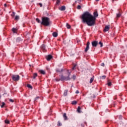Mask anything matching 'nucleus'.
Wrapping results in <instances>:
<instances>
[{
  "label": "nucleus",
  "mask_w": 127,
  "mask_h": 127,
  "mask_svg": "<svg viewBox=\"0 0 127 127\" xmlns=\"http://www.w3.org/2000/svg\"><path fill=\"white\" fill-rule=\"evenodd\" d=\"M97 16H99V14L97 11L94 12L93 15L89 12H85L82 15V22L86 23L88 26H94L96 24Z\"/></svg>",
  "instance_id": "obj_1"
},
{
  "label": "nucleus",
  "mask_w": 127,
  "mask_h": 127,
  "mask_svg": "<svg viewBox=\"0 0 127 127\" xmlns=\"http://www.w3.org/2000/svg\"><path fill=\"white\" fill-rule=\"evenodd\" d=\"M68 76H64L63 75H62L61 76V79L56 78V81L57 82H59V81H70L71 78H70V75H71V73H72V70H70L69 69L67 70Z\"/></svg>",
  "instance_id": "obj_2"
},
{
  "label": "nucleus",
  "mask_w": 127,
  "mask_h": 127,
  "mask_svg": "<svg viewBox=\"0 0 127 127\" xmlns=\"http://www.w3.org/2000/svg\"><path fill=\"white\" fill-rule=\"evenodd\" d=\"M41 24H42V25H44V26H49V25L51 24L50 18L48 17H42Z\"/></svg>",
  "instance_id": "obj_3"
},
{
  "label": "nucleus",
  "mask_w": 127,
  "mask_h": 127,
  "mask_svg": "<svg viewBox=\"0 0 127 127\" xmlns=\"http://www.w3.org/2000/svg\"><path fill=\"white\" fill-rule=\"evenodd\" d=\"M11 78L13 81L15 82H17L19 81V79H20V77L18 75H12L11 76Z\"/></svg>",
  "instance_id": "obj_4"
},
{
  "label": "nucleus",
  "mask_w": 127,
  "mask_h": 127,
  "mask_svg": "<svg viewBox=\"0 0 127 127\" xmlns=\"http://www.w3.org/2000/svg\"><path fill=\"white\" fill-rule=\"evenodd\" d=\"M91 44L92 45V47H97L99 44V42L98 41H93L91 42Z\"/></svg>",
  "instance_id": "obj_5"
},
{
  "label": "nucleus",
  "mask_w": 127,
  "mask_h": 127,
  "mask_svg": "<svg viewBox=\"0 0 127 127\" xmlns=\"http://www.w3.org/2000/svg\"><path fill=\"white\" fill-rule=\"evenodd\" d=\"M90 49V42H87L86 44V47L85 49V52H88V50Z\"/></svg>",
  "instance_id": "obj_6"
},
{
  "label": "nucleus",
  "mask_w": 127,
  "mask_h": 127,
  "mask_svg": "<svg viewBox=\"0 0 127 127\" xmlns=\"http://www.w3.org/2000/svg\"><path fill=\"white\" fill-rule=\"evenodd\" d=\"M23 40L22 39H21V38L20 37H18L16 39V42L17 43H20V42H21Z\"/></svg>",
  "instance_id": "obj_7"
},
{
  "label": "nucleus",
  "mask_w": 127,
  "mask_h": 127,
  "mask_svg": "<svg viewBox=\"0 0 127 127\" xmlns=\"http://www.w3.org/2000/svg\"><path fill=\"white\" fill-rule=\"evenodd\" d=\"M52 58H53V57L51 55H49L47 57H46V59L47 61H50V60H51Z\"/></svg>",
  "instance_id": "obj_8"
},
{
  "label": "nucleus",
  "mask_w": 127,
  "mask_h": 127,
  "mask_svg": "<svg viewBox=\"0 0 127 127\" xmlns=\"http://www.w3.org/2000/svg\"><path fill=\"white\" fill-rule=\"evenodd\" d=\"M110 29V26H106L104 28V31L106 32V31H109Z\"/></svg>",
  "instance_id": "obj_9"
},
{
  "label": "nucleus",
  "mask_w": 127,
  "mask_h": 127,
  "mask_svg": "<svg viewBox=\"0 0 127 127\" xmlns=\"http://www.w3.org/2000/svg\"><path fill=\"white\" fill-rule=\"evenodd\" d=\"M65 9H66V7L64 5H63L60 8V10L62 11H64Z\"/></svg>",
  "instance_id": "obj_10"
},
{
  "label": "nucleus",
  "mask_w": 127,
  "mask_h": 127,
  "mask_svg": "<svg viewBox=\"0 0 127 127\" xmlns=\"http://www.w3.org/2000/svg\"><path fill=\"white\" fill-rule=\"evenodd\" d=\"M63 118L64 119V121H67V120H68V117H67L66 113L64 114Z\"/></svg>",
  "instance_id": "obj_11"
},
{
  "label": "nucleus",
  "mask_w": 127,
  "mask_h": 127,
  "mask_svg": "<svg viewBox=\"0 0 127 127\" xmlns=\"http://www.w3.org/2000/svg\"><path fill=\"white\" fill-rule=\"evenodd\" d=\"M52 34L54 37H57L58 36V33L56 32H53Z\"/></svg>",
  "instance_id": "obj_12"
},
{
  "label": "nucleus",
  "mask_w": 127,
  "mask_h": 127,
  "mask_svg": "<svg viewBox=\"0 0 127 127\" xmlns=\"http://www.w3.org/2000/svg\"><path fill=\"white\" fill-rule=\"evenodd\" d=\"M67 95H68V90H64V96L66 97V96H67Z\"/></svg>",
  "instance_id": "obj_13"
},
{
  "label": "nucleus",
  "mask_w": 127,
  "mask_h": 127,
  "mask_svg": "<svg viewBox=\"0 0 127 127\" xmlns=\"http://www.w3.org/2000/svg\"><path fill=\"white\" fill-rule=\"evenodd\" d=\"M56 72L57 73H61V72H63V69H62L61 70L57 68L56 69Z\"/></svg>",
  "instance_id": "obj_14"
},
{
  "label": "nucleus",
  "mask_w": 127,
  "mask_h": 127,
  "mask_svg": "<svg viewBox=\"0 0 127 127\" xmlns=\"http://www.w3.org/2000/svg\"><path fill=\"white\" fill-rule=\"evenodd\" d=\"M117 15V18H119V17H121V16H122V14L121 13V12H119V13H117L116 14Z\"/></svg>",
  "instance_id": "obj_15"
},
{
  "label": "nucleus",
  "mask_w": 127,
  "mask_h": 127,
  "mask_svg": "<svg viewBox=\"0 0 127 127\" xmlns=\"http://www.w3.org/2000/svg\"><path fill=\"white\" fill-rule=\"evenodd\" d=\"M39 72L41 73V74H42L43 75H45V71L43 70H39Z\"/></svg>",
  "instance_id": "obj_16"
},
{
  "label": "nucleus",
  "mask_w": 127,
  "mask_h": 127,
  "mask_svg": "<svg viewBox=\"0 0 127 127\" xmlns=\"http://www.w3.org/2000/svg\"><path fill=\"white\" fill-rule=\"evenodd\" d=\"M42 49H43V51H46V47H45V44H43L42 45Z\"/></svg>",
  "instance_id": "obj_17"
},
{
  "label": "nucleus",
  "mask_w": 127,
  "mask_h": 127,
  "mask_svg": "<svg viewBox=\"0 0 127 127\" xmlns=\"http://www.w3.org/2000/svg\"><path fill=\"white\" fill-rule=\"evenodd\" d=\"M37 76V73H34L33 74V79H35V78H36Z\"/></svg>",
  "instance_id": "obj_18"
},
{
  "label": "nucleus",
  "mask_w": 127,
  "mask_h": 127,
  "mask_svg": "<svg viewBox=\"0 0 127 127\" xmlns=\"http://www.w3.org/2000/svg\"><path fill=\"white\" fill-rule=\"evenodd\" d=\"M77 113H81V107L80 106L78 107L77 110Z\"/></svg>",
  "instance_id": "obj_19"
},
{
  "label": "nucleus",
  "mask_w": 127,
  "mask_h": 127,
  "mask_svg": "<svg viewBox=\"0 0 127 127\" xmlns=\"http://www.w3.org/2000/svg\"><path fill=\"white\" fill-rule=\"evenodd\" d=\"M27 87L28 88H29V89H32V86H31V85H30V84H27Z\"/></svg>",
  "instance_id": "obj_20"
},
{
  "label": "nucleus",
  "mask_w": 127,
  "mask_h": 127,
  "mask_svg": "<svg viewBox=\"0 0 127 127\" xmlns=\"http://www.w3.org/2000/svg\"><path fill=\"white\" fill-rule=\"evenodd\" d=\"M98 44H99V45H100L101 48L103 47V43L102 42H99L98 43Z\"/></svg>",
  "instance_id": "obj_21"
},
{
  "label": "nucleus",
  "mask_w": 127,
  "mask_h": 127,
  "mask_svg": "<svg viewBox=\"0 0 127 127\" xmlns=\"http://www.w3.org/2000/svg\"><path fill=\"white\" fill-rule=\"evenodd\" d=\"M77 102L76 101H73L72 102H71V104L72 105H77Z\"/></svg>",
  "instance_id": "obj_22"
},
{
  "label": "nucleus",
  "mask_w": 127,
  "mask_h": 127,
  "mask_svg": "<svg viewBox=\"0 0 127 127\" xmlns=\"http://www.w3.org/2000/svg\"><path fill=\"white\" fill-rule=\"evenodd\" d=\"M106 75H103V76H100V79H105V78H106Z\"/></svg>",
  "instance_id": "obj_23"
},
{
  "label": "nucleus",
  "mask_w": 127,
  "mask_h": 127,
  "mask_svg": "<svg viewBox=\"0 0 127 127\" xmlns=\"http://www.w3.org/2000/svg\"><path fill=\"white\" fill-rule=\"evenodd\" d=\"M36 21H37V22H38V23H41V21H40V20H39V18H36Z\"/></svg>",
  "instance_id": "obj_24"
},
{
  "label": "nucleus",
  "mask_w": 127,
  "mask_h": 127,
  "mask_svg": "<svg viewBox=\"0 0 127 127\" xmlns=\"http://www.w3.org/2000/svg\"><path fill=\"white\" fill-rule=\"evenodd\" d=\"M15 20H18V19H19V16L16 15V16L15 17Z\"/></svg>",
  "instance_id": "obj_25"
},
{
  "label": "nucleus",
  "mask_w": 127,
  "mask_h": 127,
  "mask_svg": "<svg viewBox=\"0 0 127 127\" xmlns=\"http://www.w3.org/2000/svg\"><path fill=\"white\" fill-rule=\"evenodd\" d=\"M66 27L67 28H68V29L71 28V26H70V25H69V24L66 23Z\"/></svg>",
  "instance_id": "obj_26"
},
{
  "label": "nucleus",
  "mask_w": 127,
  "mask_h": 127,
  "mask_svg": "<svg viewBox=\"0 0 127 127\" xmlns=\"http://www.w3.org/2000/svg\"><path fill=\"white\" fill-rule=\"evenodd\" d=\"M61 126H62V124H61L60 121H58V127H61Z\"/></svg>",
  "instance_id": "obj_27"
},
{
  "label": "nucleus",
  "mask_w": 127,
  "mask_h": 127,
  "mask_svg": "<svg viewBox=\"0 0 127 127\" xmlns=\"http://www.w3.org/2000/svg\"><path fill=\"white\" fill-rule=\"evenodd\" d=\"M77 1H75V3H77V2H78V3H80V2L81 1H82L83 0H76Z\"/></svg>",
  "instance_id": "obj_28"
},
{
  "label": "nucleus",
  "mask_w": 127,
  "mask_h": 127,
  "mask_svg": "<svg viewBox=\"0 0 127 127\" xmlns=\"http://www.w3.org/2000/svg\"><path fill=\"white\" fill-rule=\"evenodd\" d=\"M93 81H94V78H91L90 79V81H89V82L90 83V84H92V83H93Z\"/></svg>",
  "instance_id": "obj_29"
},
{
  "label": "nucleus",
  "mask_w": 127,
  "mask_h": 127,
  "mask_svg": "<svg viewBox=\"0 0 127 127\" xmlns=\"http://www.w3.org/2000/svg\"><path fill=\"white\" fill-rule=\"evenodd\" d=\"M12 31H13V32H14V33H15V32H16V29L13 28Z\"/></svg>",
  "instance_id": "obj_30"
},
{
  "label": "nucleus",
  "mask_w": 127,
  "mask_h": 127,
  "mask_svg": "<svg viewBox=\"0 0 127 127\" xmlns=\"http://www.w3.org/2000/svg\"><path fill=\"white\" fill-rule=\"evenodd\" d=\"M5 105V103H4V102H2V105H1V108H3V107H4V105Z\"/></svg>",
  "instance_id": "obj_31"
},
{
  "label": "nucleus",
  "mask_w": 127,
  "mask_h": 127,
  "mask_svg": "<svg viewBox=\"0 0 127 127\" xmlns=\"http://www.w3.org/2000/svg\"><path fill=\"white\" fill-rule=\"evenodd\" d=\"M5 124H9V121L7 120H5Z\"/></svg>",
  "instance_id": "obj_32"
},
{
  "label": "nucleus",
  "mask_w": 127,
  "mask_h": 127,
  "mask_svg": "<svg viewBox=\"0 0 127 127\" xmlns=\"http://www.w3.org/2000/svg\"><path fill=\"white\" fill-rule=\"evenodd\" d=\"M9 102H10L11 103H13L14 102V100H13V99H9Z\"/></svg>",
  "instance_id": "obj_33"
},
{
  "label": "nucleus",
  "mask_w": 127,
  "mask_h": 127,
  "mask_svg": "<svg viewBox=\"0 0 127 127\" xmlns=\"http://www.w3.org/2000/svg\"><path fill=\"white\" fill-rule=\"evenodd\" d=\"M77 9H81V5H78L77 7Z\"/></svg>",
  "instance_id": "obj_34"
},
{
  "label": "nucleus",
  "mask_w": 127,
  "mask_h": 127,
  "mask_svg": "<svg viewBox=\"0 0 127 127\" xmlns=\"http://www.w3.org/2000/svg\"><path fill=\"white\" fill-rule=\"evenodd\" d=\"M107 85L108 86H112V82H109L107 83Z\"/></svg>",
  "instance_id": "obj_35"
},
{
  "label": "nucleus",
  "mask_w": 127,
  "mask_h": 127,
  "mask_svg": "<svg viewBox=\"0 0 127 127\" xmlns=\"http://www.w3.org/2000/svg\"><path fill=\"white\" fill-rule=\"evenodd\" d=\"M60 3V0H57V4H59Z\"/></svg>",
  "instance_id": "obj_36"
},
{
  "label": "nucleus",
  "mask_w": 127,
  "mask_h": 127,
  "mask_svg": "<svg viewBox=\"0 0 127 127\" xmlns=\"http://www.w3.org/2000/svg\"><path fill=\"white\" fill-rule=\"evenodd\" d=\"M101 66H102V67H105V64H104V63H101Z\"/></svg>",
  "instance_id": "obj_37"
},
{
  "label": "nucleus",
  "mask_w": 127,
  "mask_h": 127,
  "mask_svg": "<svg viewBox=\"0 0 127 127\" xmlns=\"http://www.w3.org/2000/svg\"><path fill=\"white\" fill-rule=\"evenodd\" d=\"M72 79H73V80H75V79H76V75H73L72 76Z\"/></svg>",
  "instance_id": "obj_38"
},
{
  "label": "nucleus",
  "mask_w": 127,
  "mask_h": 127,
  "mask_svg": "<svg viewBox=\"0 0 127 127\" xmlns=\"http://www.w3.org/2000/svg\"><path fill=\"white\" fill-rule=\"evenodd\" d=\"M76 64H75L74 66H73V67H72V70H75V68L76 67Z\"/></svg>",
  "instance_id": "obj_39"
},
{
  "label": "nucleus",
  "mask_w": 127,
  "mask_h": 127,
  "mask_svg": "<svg viewBox=\"0 0 127 127\" xmlns=\"http://www.w3.org/2000/svg\"><path fill=\"white\" fill-rule=\"evenodd\" d=\"M39 4L40 7H42V3H39Z\"/></svg>",
  "instance_id": "obj_40"
},
{
  "label": "nucleus",
  "mask_w": 127,
  "mask_h": 127,
  "mask_svg": "<svg viewBox=\"0 0 127 127\" xmlns=\"http://www.w3.org/2000/svg\"><path fill=\"white\" fill-rule=\"evenodd\" d=\"M79 90H76V91H75V93H76V94H79Z\"/></svg>",
  "instance_id": "obj_41"
},
{
  "label": "nucleus",
  "mask_w": 127,
  "mask_h": 127,
  "mask_svg": "<svg viewBox=\"0 0 127 127\" xmlns=\"http://www.w3.org/2000/svg\"><path fill=\"white\" fill-rule=\"evenodd\" d=\"M115 0L116 1H118V0H112L113 2H114L115 1Z\"/></svg>",
  "instance_id": "obj_42"
},
{
  "label": "nucleus",
  "mask_w": 127,
  "mask_h": 127,
  "mask_svg": "<svg viewBox=\"0 0 127 127\" xmlns=\"http://www.w3.org/2000/svg\"><path fill=\"white\" fill-rule=\"evenodd\" d=\"M39 97H36L35 100H37V99H39Z\"/></svg>",
  "instance_id": "obj_43"
},
{
  "label": "nucleus",
  "mask_w": 127,
  "mask_h": 127,
  "mask_svg": "<svg viewBox=\"0 0 127 127\" xmlns=\"http://www.w3.org/2000/svg\"><path fill=\"white\" fill-rule=\"evenodd\" d=\"M6 5H7L6 4H4V6H5V7H6Z\"/></svg>",
  "instance_id": "obj_44"
},
{
  "label": "nucleus",
  "mask_w": 127,
  "mask_h": 127,
  "mask_svg": "<svg viewBox=\"0 0 127 127\" xmlns=\"http://www.w3.org/2000/svg\"><path fill=\"white\" fill-rule=\"evenodd\" d=\"M81 126H82V127H84V125L81 124Z\"/></svg>",
  "instance_id": "obj_45"
},
{
  "label": "nucleus",
  "mask_w": 127,
  "mask_h": 127,
  "mask_svg": "<svg viewBox=\"0 0 127 127\" xmlns=\"http://www.w3.org/2000/svg\"><path fill=\"white\" fill-rule=\"evenodd\" d=\"M96 1H99L100 0H95Z\"/></svg>",
  "instance_id": "obj_46"
},
{
  "label": "nucleus",
  "mask_w": 127,
  "mask_h": 127,
  "mask_svg": "<svg viewBox=\"0 0 127 127\" xmlns=\"http://www.w3.org/2000/svg\"><path fill=\"white\" fill-rule=\"evenodd\" d=\"M13 13L14 15V14H15V13H14V12H13Z\"/></svg>",
  "instance_id": "obj_47"
},
{
  "label": "nucleus",
  "mask_w": 127,
  "mask_h": 127,
  "mask_svg": "<svg viewBox=\"0 0 127 127\" xmlns=\"http://www.w3.org/2000/svg\"><path fill=\"white\" fill-rule=\"evenodd\" d=\"M105 124H107V121L105 122Z\"/></svg>",
  "instance_id": "obj_48"
}]
</instances>
